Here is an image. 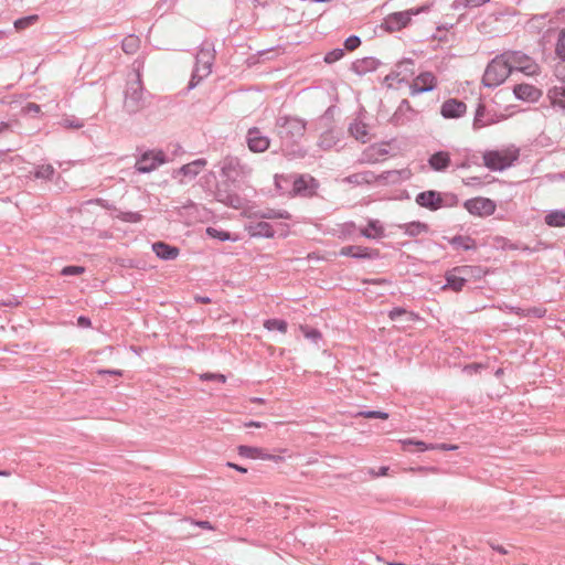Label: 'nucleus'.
Segmentation results:
<instances>
[{
    "instance_id": "obj_1",
    "label": "nucleus",
    "mask_w": 565,
    "mask_h": 565,
    "mask_svg": "<svg viewBox=\"0 0 565 565\" xmlns=\"http://www.w3.org/2000/svg\"><path fill=\"white\" fill-rule=\"evenodd\" d=\"M277 134L282 147H291L300 140L306 131V121L291 116H281L276 120Z\"/></svg>"
},
{
    "instance_id": "obj_2",
    "label": "nucleus",
    "mask_w": 565,
    "mask_h": 565,
    "mask_svg": "<svg viewBox=\"0 0 565 565\" xmlns=\"http://www.w3.org/2000/svg\"><path fill=\"white\" fill-rule=\"evenodd\" d=\"M221 175L228 185L238 189L241 183L250 175L252 168L243 163L237 157L227 156L220 162Z\"/></svg>"
},
{
    "instance_id": "obj_3",
    "label": "nucleus",
    "mask_w": 565,
    "mask_h": 565,
    "mask_svg": "<svg viewBox=\"0 0 565 565\" xmlns=\"http://www.w3.org/2000/svg\"><path fill=\"white\" fill-rule=\"evenodd\" d=\"M145 106L146 97L141 75L139 72H136L134 78L127 82L124 99V109L128 114L132 115L143 109Z\"/></svg>"
},
{
    "instance_id": "obj_4",
    "label": "nucleus",
    "mask_w": 565,
    "mask_h": 565,
    "mask_svg": "<svg viewBox=\"0 0 565 565\" xmlns=\"http://www.w3.org/2000/svg\"><path fill=\"white\" fill-rule=\"evenodd\" d=\"M511 72L503 54L497 55L487 65L482 76V84L489 88L498 87L508 78Z\"/></svg>"
},
{
    "instance_id": "obj_5",
    "label": "nucleus",
    "mask_w": 565,
    "mask_h": 565,
    "mask_svg": "<svg viewBox=\"0 0 565 565\" xmlns=\"http://www.w3.org/2000/svg\"><path fill=\"white\" fill-rule=\"evenodd\" d=\"M214 61V50L209 45L202 46L195 56V66L189 83V89L194 88L204 77L210 75Z\"/></svg>"
},
{
    "instance_id": "obj_6",
    "label": "nucleus",
    "mask_w": 565,
    "mask_h": 565,
    "mask_svg": "<svg viewBox=\"0 0 565 565\" xmlns=\"http://www.w3.org/2000/svg\"><path fill=\"white\" fill-rule=\"evenodd\" d=\"M457 196L454 194L440 193L435 190L420 192L416 195L415 202L430 211H437L443 206H452L457 204Z\"/></svg>"
},
{
    "instance_id": "obj_7",
    "label": "nucleus",
    "mask_w": 565,
    "mask_h": 565,
    "mask_svg": "<svg viewBox=\"0 0 565 565\" xmlns=\"http://www.w3.org/2000/svg\"><path fill=\"white\" fill-rule=\"evenodd\" d=\"M510 68V72H522L525 75H536L540 71L537 63L526 54L519 51H508L502 53Z\"/></svg>"
},
{
    "instance_id": "obj_8",
    "label": "nucleus",
    "mask_w": 565,
    "mask_h": 565,
    "mask_svg": "<svg viewBox=\"0 0 565 565\" xmlns=\"http://www.w3.org/2000/svg\"><path fill=\"white\" fill-rule=\"evenodd\" d=\"M430 7V4H424L422 7L413 8L406 11L393 12L384 19L385 29L390 32L399 31L409 24L412 17L428 12Z\"/></svg>"
},
{
    "instance_id": "obj_9",
    "label": "nucleus",
    "mask_w": 565,
    "mask_h": 565,
    "mask_svg": "<svg viewBox=\"0 0 565 565\" xmlns=\"http://www.w3.org/2000/svg\"><path fill=\"white\" fill-rule=\"evenodd\" d=\"M518 158L514 153L491 150L483 153L484 166L492 171H502L512 166Z\"/></svg>"
},
{
    "instance_id": "obj_10",
    "label": "nucleus",
    "mask_w": 565,
    "mask_h": 565,
    "mask_svg": "<svg viewBox=\"0 0 565 565\" xmlns=\"http://www.w3.org/2000/svg\"><path fill=\"white\" fill-rule=\"evenodd\" d=\"M166 162V154L162 151H146L135 164L139 173H149Z\"/></svg>"
},
{
    "instance_id": "obj_11",
    "label": "nucleus",
    "mask_w": 565,
    "mask_h": 565,
    "mask_svg": "<svg viewBox=\"0 0 565 565\" xmlns=\"http://www.w3.org/2000/svg\"><path fill=\"white\" fill-rule=\"evenodd\" d=\"M463 206L470 214L477 216H490L497 209L494 201L481 196L467 200Z\"/></svg>"
},
{
    "instance_id": "obj_12",
    "label": "nucleus",
    "mask_w": 565,
    "mask_h": 565,
    "mask_svg": "<svg viewBox=\"0 0 565 565\" xmlns=\"http://www.w3.org/2000/svg\"><path fill=\"white\" fill-rule=\"evenodd\" d=\"M246 143L252 152H264L269 148L270 139L258 127H252L247 130Z\"/></svg>"
},
{
    "instance_id": "obj_13",
    "label": "nucleus",
    "mask_w": 565,
    "mask_h": 565,
    "mask_svg": "<svg viewBox=\"0 0 565 565\" xmlns=\"http://www.w3.org/2000/svg\"><path fill=\"white\" fill-rule=\"evenodd\" d=\"M416 111L407 99H403L395 113L390 118V122L395 127L405 126L414 120Z\"/></svg>"
},
{
    "instance_id": "obj_14",
    "label": "nucleus",
    "mask_w": 565,
    "mask_h": 565,
    "mask_svg": "<svg viewBox=\"0 0 565 565\" xmlns=\"http://www.w3.org/2000/svg\"><path fill=\"white\" fill-rule=\"evenodd\" d=\"M318 188L317 180L308 174L298 175L292 182V192L301 196H311Z\"/></svg>"
},
{
    "instance_id": "obj_15",
    "label": "nucleus",
    "mask_w": 565,
    "mask_h": 565,
    "mask_svg": "<svg viewBox=\"0 0 565 565\" xmlns=\"http://www.w3.org/2000/svg\"><path fill=\"white\" fill-rule=\"evenodd\" d=\"M340 256L352 257L356 259H376L380 257L379 249L358 246V245H349L343 246L340 252Z\"/></svg>"
},
{
    "instance_id": "obj_16",
    "label": "nucleus",
    "mask_w": 565,
    "mask_h": 565,
    "mask_svg": "<svg viewBox=\"0 0 565 565\" xmlns=\"http://www.w3.org/2000/svg\"><path fill=\"white\" fill-rule=\"evenodd\" d=\"M437 81L433 73L424 72L420 73L409 86L412 95H418L422 93L430 92L436 88Z\"/></svg>"
},
{
    "instance_id": "obj_17",
    "label": "nucleus",
    "mask_w": 565,
    "mask_h": 565,
    "mask_svg": "<svg viewBox=\"0 0 565 565\" xmlns=\"http://www.w3.org/2000/svg\"><path fill=\"white\" fill-rule=\"evenodd\" d=\"M467 111V105L457 99L449 98L441 104L440 114L445 119H457L462 117Z\"/></svg>"
},
{
    "instance_id": "obj_18",
    "label": "nucleus",
    "mask_w": 565,
    "mask_h": 565,
    "mask_svg": "<svg viewBox=\"0 0 565 565\" xmlns=\"http://www.w3.org/2000/svg\"><path fill=\"white\" fill-rule=\"evenodd\" d=\"M468 266H461L456 267L454 270L447 273L445 288H450L454 291L462 290L463 286L467 282V278L465 277V275L468 274Z\"/></svg>"
},
{
    "instance_id": "obj_19",
    "label": "nucleus",
    "mask_w": 565,
    "mask_h": 565,
    "mask_svg": "<svg viewBox=\"0 0 565 565\" xmlns=\"http://www.w3.org/2000/svg\"><path fill=\"white\" fill-rule=\"evenodd\" d=\"M387 153L388 150L384 145H372L362 152L360 162L373 164L383 160Z\"/></svg>"
},
{
    "instance_id": "obj_20",
    "label": "nucleus",
    "mask_w": 565,
    "mask_h": 565,
    "mask_svg": "<svg viewBox=\"0 0 565 565\" xmlns=\"http://www.w3.org/2000/svg\"><path fill=\"white\" fill-rule=\"evenodd\" d=\"M451 164L450 153L448 151L439 150L428 158V166L436 172L446 171Z\"/></svg>"
},
{
    "instance_id": "obj_21",
    "label": "nucleus",
    "mask_w": 565,
    "mask_h": 565,
    "mask_svg": "<svg viewBox=\"0 0 565 565\" xmlns=\"http://www.w3.org/2000/svg\"><path fill=\"white\" fill-rule=\"evenodd\" d=\"M215 198L218 202L224 203L227 206L234 209H241L244 205V200L237 193L232 192L230 190H223L217 188L215 192Z\"/></svg>"
},
{
    "instance_id": "obj_22",
    "label": "nucleus",
    "mask_w": 565,
    "mask_h": 565,
    "mask_svg": "<svg viewBox=\"0 0 565 565\" xmlns=\"http://www.w3.org/2000/svg\"><path fill=\"white\" fill-rule=\"evenodd\" d=\"M152 250L157 257L162 260H173L180 254V249L177 246L169 245L161 241L152 244Z\"/></svg>"
},
{
    "instance_id": "obj_23",
    "label": "nucleus",
    "mask_w": 565,
    "mask_h": 565,
    "mask_svg": "<svg viewBox=\"0 0 565 565\" xmlns=\"http://www.w3.org/2000/svg\"><path fill=\"white\" fill-rule=\"evenodd\" d=\"M513 93L518 99L526 102H535L541 96L540 89L530 84L515 85Z\"/></svg>"
},
{
    "instance_id": "obj_24",
    "label": "nucleus",
    "mask_w": 565,
    "mask_h": 565,
    "mask_svg": "<svg viewBox=\"0 0 565 565\" xmlns=\"http://www.w3.org/2000/svg\"><path fill=\"white\" fill-rule=\"evenodd\" d=\"M360 233L369 239H380L385 236L384 226L379 220H369L367 226L360 228Z\"/></svg>"
},
{
    "instance_id": "obj_25",
    "label": "nucleus",
    "mask_w": 565,
    "mask_h": 565,
    "mask_svg": "<svg viewBox=\"0 0 565 565\" xmlns=\"http://www.w3.org/2000/svg\"><path fill=\"white\" fill-rule=\"evenodd\" d=\"M404 447L408 446H415L417 448V451L423 452L430 449H443V450H454L457 449V446L455 445H447V444H426L422 440H414V439H406L403 441Z\"/></svg>"
},
{
    "instance_id": "obj_26",
    "label": "nucleus",
    "mask_w": 565,
    "mask_h": 565,
    "mask_svg": "<svg viewBox=\"0 0 565 565\" xmlns=\"http://www.w3.org/2000/svg\"><path fill=\"white\" fill-rule=\"evenodd\" d=\"M379 66V61L374 57H364L356 60L352 63V71L358 75L366 74L367 72H372L376 70Z\"/></svg>"
},
{
    "instance_id": "obj_27",
    "label": "nucleus",
    "mask_w": 565,
    "mask_h": 565,
    "mask_svg": "<svg viewBox=\"0 0 565 565\" xmlns=\"http://www.w3.org/2000/svg\"><path fill=\"white\" fill-rule=\"evenodd\" d=\"M377 181L376 174L373 171H362L350 174L345 178V182L361 185V184H372Z\"/></svg>"
},
{
    "instance_id": "obj_28",
    "label": "nucleus",
    "mask_w": 565,
    "mask_h": 565,
    "mask_svg": "<svg viewBox=\"0 0 565 565\" xmlns=\"http://www.w3.org/2000/svg\"><path fill=\"white\" fill-rule=\"evenodd\" d=\"M547 97L554 108L565 110V85L554 86L548 89Z\"/></svg>"
},
{
    "instance_id": "obj_29",
    "label": "nucleus",
    "mask_w": 565,
    "mask_h": 565,
    "mask_svg": "<svg viewBox=\"0 0 565 565\" xmlns=\"http://www.w3.org/2000/svg\"><path fill=\"white\" fill-rule=\"evenodd\" d=\"M409 172L407 170H388L384 171L381 174H376L377 181L380 183H397L402 179H407Z\"/></svg>"
},
{
    "instance_id": "obj_30",
    "label": "nucleus",
    "mask_w": 565,
    "mask_h": 565,
    "mask_svg": "<svg viewBox=\"0 0 565 565\" xmlns=\"http://www.w3.org/2000/svg\"><path fill=\"white\" fill-rule=\"evenodd\" d=\"M414 74V62L411 58H405L396 64L395 71L392 75L398 78L399 82L405 81L408 76Z\"/></svg>"
},
{
    "instance_id": "obj_31",
    "label": "nucleus",
    "mask_w": 565,
    "mask_h": 565,
    "mask_svg": "<svg viewBox=\"0 0 565 565\" xmlns=\"http://www.w3.org/2000/svg\"><path fill=\"white\" fill-rule=\"evenodd\" d=\"M238 455L249 459H271L262 448L241 445L237 448Z\"/></svg>"
},
{
    "instance_id": "obj_32",
    "label": "nucleus",
    "mask_w": 565,
    "mask_h": 565,
    "mask_svg": "<svg viewBox=\"0 0 565 565\" xmlns=\"http://www.w3.org/2000/svg\"><path fill=\"white\" fill-rule=\"evenodd\" d=\"M492 122L487 114V108L483 103H479L476 108L472 127L475 130L483 128Z\"/></svg>"
},
{
    "instance_id": "obj_33",
    "label": "nucleus",
    "mask_w": 565,
    "mask_h": 565,
    "mask_svg": "<svg viewBox=\"0 0 565 565\" xmlns=\"http://www.w3.org/2000/svg\"><path fill=\"white\" fill-rule=\"evenodd\" d=\"M205 164H206L205 159H196L190 163L183 164L180 168L179 173L192 179L200 173V171L205 167Z\"/></svg>"
},
{
    "instance_id": "obj_34",
    "label": "nucleus",
    "mask_w": 565,
    "mask_h": 565,
    "mask_svg": "<svg viewBox=\"0 0 565 565\" xmlns=\"http://www.w3.org/2000/svg\"><path fill=\"white\" fill-rule=\"evenodd\" d=\"M399 228L404 231V233L409 237H416L422 233H427L429 227L426 223L422 222H409L406 224L398 225Z\"/></svg>"
},
{
    "instance_id": "obj_35",
    "label": "nucleus",
    "mask_w": 565,
    "mask_h": 565,
    "mask_svg": "<svg viewBox=\"0 0 565 565\" xmlns=\"http://www.w3.org/2000/svg\"><path fill=\"white\" fill-rule=\"evenodd\" d=\"M252 236H259V237H273L275 234V231L273 230V226L265 222L259 221L252 225L249 227Z\"/></svg>"
},
{
    "instance_id": "obj_36",
    "label": "nucleus",
    "mask_w": 565,
    "mask_h": 565,
    "mask_svg": "<svg viewBox=\"0 0 565 565\" xmlns=\"http://www.w3.org/2000/svg\"><path fill=\"white\" fill-rule=\"evenodd\" d=\"M450 244L455 248H462L465 250H472L477 248L475 239L470 236L457 235L450 239Z\"/></svg>"
},
{
    "instance_id": "obj_37",
    "label": "nucleus",
    "mask_w": 565,
    "mask_h": 565,
    "mask_svg": "<svg viewBox=\"0 0 565 565\" xmlns=\"http://www.w3.org/2000/svg\"><path fill=\"white\" fill-rule=\"evenodd\" d=\"M545 223L553 227L565 226V211L555 210L545 215Z\"/></svg>"
},
{
    "instance_id": "obj_38",
    "label": "nucleus",
    "mask_w": 565,
    "mask_h": 565,
    "mask_svg": "<svg viewBox=\"0 0 565 565\" xmlns=\"http://www.w3.org/2000/svg\"><path fill=\"white\" fill-rule=\"evenodd\" d=\"M349 131L356 140L366 142L369 132L365 124L361 121H354L350 125Z\"/></svg>"
},
{
    "instance_id": "obj_39",
    "label": "nucleus",
    "mask_w": 565,
    "mask_h": 565,
    "mask_svg": "<svg viewBox=\"0 0 565 565\" xmlns=\"http://www.w3.org/2000/svg\"><path fill=\"white\" fill-rule=\"evenodd\" d=\"M139 38L134 34H130L122 40L121 47L125 53L134 54L139 49Z\"/></svg>"
},
{
    "instance_id": "obj_40",
    "label": "nucleus",
    "mask_w": 565,
    "mask_h": 565,
    "mask_svg": "<svg viewBox=\"0 0 565 565\" xmlns=\"http://www.w3.org/2000/svg\"><path fill=\"white\" fill-rule=\"evenodd\" d=\"M38 20V14H31L15 20L13 25L17 31H22L35 24Z\"/></svg>"
},
{
    "instance_id": "obj_41",
    "label": "nucleus",
    "mask_w": 565,
    "mask_h": 565,
    "mask_svg": "<svg viewBox=\"0 0 565 565\" xmlns=\"http://www.w3.org/2000/svg\"><path fill=\"white\" fill-rule=\"evenodd\" d=\"M264 327L268 330V331H279L281 333H285L287 332V322L282 319H267L265 322H264Z\"/></svg>"
},
{
    "instance_id": "obj_42",
    "label": "nucleus",
    "mask_w": 565,
    "mask_h": 565,
    "mask_svg": "<svg viewBox=\"0 0 565 565\" xmlns=\"http://www.w3.org/2000/svg\"><path fill=\"white\" fill-rule=\"evenodd\" d=\"M489 1L490 0H455L451 7L455 10H460L465 8H477Z\"/></svg>"
},
{
    "instance_id": "obj_43",
    "label": "nucleus",
    "mask_w": 565,
    "mask_h": 565,
    "mask_svg": "<svg viewBox=\"0 0 565 565\" xmlns=\"http://www.w3.org/2000/svg\"><path fill=\"white\" fill-rule=\"evenodd\" d=\"M60 125L67 129H79L84 127V121L76 118L75 116H66L62 118Z\"/></svg>"
},
{
    "instance_id": "obj_44",
    "label": "nucleus",
    "mask_w": 565,
    "mask_h": 565,
    "mask_svg": "<svg viewBox=\"0 0 565 565\" xmlns=\"http://www.w3.org/2000/svg\"><path fill=\"white\" fill-rule=\"evenodd\" d=\"M402 316H406L407 317V320L408 321H414L415 320V315L413 312H408L406 309L402 308V307H396V308H393L390 312H388V317L391 320L393 321H396L399 317Z\"/></svg>"
},
{
    "instance_id": "obj_45",
    "label": "nucleus",
    "mask_w": 565,
    "mask_h": 565,
    "mask_svg": "<svg viewBox=\"0 0 565 565\" xmlns=\"http://www.w3.org/2000/svg\"><path fill=\"white\" fill-rule=\"evenodd\" d=\"M35 177L38 179H51L54 174V168L51 164L39 166L35 170Z\"/></svg>"
},
{
    "instance_id": "obj_46",
    "label": "nucleus",
    "mask_w": 565,
    "mask_h": 565,
    "mask_svg": "<svg viewBox=\"0 0 565 565\" xmlns=\"http://www.w3.org/2000/svg\"><path fill=\"white\" fill-rule=\"evenodd\" d=\"M555 52L562 62L565 63V29L558 34Z\"/></svg>"
},
{
    "instance_id": "obj_47",
    "label": "nucleus",
    "mask_w": 565,
    "mask_h": 565,
    "mask_svg": "<svg viewBox=\"0 0 565 565\" xmlns=\"http://www.w3.org/2000/svg\"><path fill=\"white\" fill-rule=\"evenodd\" d=\"M206 234L212 237V238H216L221 242H225V241H228L231 239V234L226 231H222V230H217V228H214V227H207L206 228Z\"/></svg>"
},
{
    "instance_id": "obj_48",
    "label": "nucleus",
    "mask_w": 565,
    "mask_h": 565,
    "mask_svg": "<svg viewBox=\"0 0 565 565\" xmlns=\"http://www.w3.org/2000/svg\"><path fill=\"white\" fill-rule=\"evenodd\" d=\"M356 416H361L364 418L387 419L390 415H388V413L382 412V411H364V412H359L356 414Z\"/></svg>"
},
{
    "instance_id": "obj_49",
    "label": "nucleus",
    "mask_w": 565,
    "mask_h": 565,
    "mask_svg": "<svg viewBox=\"0 0 565 565\" xmlns=\"http://www.w3.org/2000/svg\"><path fill=\"white\" fill-rule=\"evenodd\" d=\"M343 56H344V51L342 49H334L324 55V62L328 64H332V63L341 60Z\"/></svg>"
},
{
    "instance_id": "obj_50",
    "label": "nucleus",
    "mask_w": 565,
    "mask_h": 565,
    "mask_svg": "<svg viewBox=\"0 0 565 565\" xmlns=\"http://www.w3.org/2000/svg\"><path fill=\"white\" fill-rule=\"evenodd\" d=\"M263 218H289L290 215L287 211L268 210L262 213Z\"/></svg>"
},
{
    "instance_id": "obj_51",
    "label": "nucleus",
    "mask_w": 565,
    "mask_h": 565,
    "mask_svg": "<svg viewBox=\"0 0 565 565\" xmlns=\"http://www.w3.org/2000/svg\"><path fill=\"white\" fill-rule=\"evenodd\" d=\"M361 45V39L358 35H350L344 41V47L348 51H354Z\"/></svg>"
},
{
    "instance_id": "obj_52",
    "label": "nucleus",
    "mask_w": 565,
    "mask_h": 565,
    "mask_svg": "<svg viewBox=\"0 0 565 565\" xmlns=\"http://www.w3.org/2000/svg\"><path fill=\"white\" fill-rule=\"evenodd\" d=\"M85 271V268L83 266H65L61 274L63 276H76L81 275Z\"/></svg>"
},
{
    "instance_id": "obj_53",
    "label": "nucleus",
    "mask_w": 565,
    "mask_h": 565,
    "mask_svg": "<svg viewBox=\"0 0 565 565\" xmlns=\"http://www.w3.org/2000/svg\"><path fill=\"white\" fill-rule=\"evenodd\" d=\"M22 111L23 114L25 115H29V116H32V117H35L40 114L41 111V106L35 104V103H28L23 108H22Z\"/></svg>"
},
{
    "instance_id": "obj_54",
    "label": "nucleus",
    "mask_w": 565,
    "mask_h": 565,
    "mask_svg": "<svg viewBox=\"0 0 565 565\" xmlns=\"http://www.w3.org/2000/svg\"><path fill=\"white\" fill-rule=\"evenodd\" d=\"M301 330L305 334L306 338L312 340V341H318L320 338H321V333L320 331H318L317 329H313V328H308V327H301Z\"/></svg>"
},
{
    "instance_id": "obj_55",
    "label": "nucleus",
    "mask_w": 565,
    "mask_h": 565,
    "mask_svg": "<svg viewBox=\"0 0 565 565\" xmlns=\"http://www.w3.org/2000/svg\"><path fill=\"white\" fill-rule=\"evenodd\" d=\"M201 379L203 381H217L220 383H225V381H226L225 375H223L221 373H203L201 375Z\"/></svg>"
},
{
    "instance_id": "obj_56",
    "label": "nucleus",
    "mask_w": 565,
    "mask_h": 565,
    "mask_svg": "<svg viewBox=\"0 0 565 565\" xmlns=\"http://www.w3.org/2000/svg\"><path fill=\"white\" fill-rule=\"evenodd\" d=\"M355 231V224L353 222H347L341 226V236L349 237L351 236Z\"/></svg>"
},
{
    "instance_id": "obj_57",
    "label": "nucleus",
    "mask_w": 565,
    "mask_h": 565,
    "mask_svg": "<svg viewBox=\"0 0 565 565\" xmlns=\"http://www.w3.org/2000/svg\"><path fill=\"white\" fill-rule=\"evenodd\" d=\"M77 323H78V326H79V327H82V328H88V327H90V324H92V323H90V319H89V318H87V317H84V316L78 317V319H77Z\"/></svg>"
},
{
    "instance_id": "obj_58",
    "label": "nucleus",
    "mask_w": 565,
    "mask_h": 565,
    "mask_svg": "<svg viewBox=\"0 0 565 565\" xmlns=\"http://www.w3.org/2000/svg\"><path fill=\"white\" fill-rule=\"evenodd\" d=\"M530 312H532L537 318H542L544 317L546 310L543 308H533L530 310Z\"/></svg>"
},
{
    "instance_id": "obj_59",
    "label": "nucleus",
    "mask_w": 565,
    "mask_h": 565,
    "mask_svg": "<svg viewBox=\"0 0 565 565\" xmlns=\"http://www.w3.org/2000/svg\"><path fill=\"white\" fill-rule=\"evenodd\" d=\"M98 373L99 374L117 375V376H121V374H122V372L120 370H100Z\"/></svg>"
},
{
    "instance_id": "obj_60",
    "label": "nucleus",
    "mask_w": 565,
    "mask_h": 565,
    "mask_svg": "<svg viewBox=\"0 0 565 565\" xmlns=\"http://www.w3.org/2000/svg\"><path fill=\"white\" fill-rule=\"evenodd\" d=\"M463 183H465L466 185H472V184H475V183L480 184V183H481V180H480V178H479V177H472V178H469V179H467V180H463Z\"/></svg>"
},
{
    "instance_id": "obj_61",
    "label": "nucleus",
    "mask_w": 565,
    "mask_h": 565,
    "mask_svg": "<svg viewBox=\"0 0 565 565\" xmlns=\"http://www.w3.org/2000/svg\"><path fill=\"white\" fill-rule=\"evenodd\" d=\"M195 525H198L202 529H207V530L213 529L212 524L209 521H198V522H195Z\"/></svg>"
},
{
    "instance_id": "obj_62",
    "label": "nucleus",
    "mask_w": 565,
    "mask_h": 565,
    "mask_svg": "<svg viewBox=\"0 0 565 565\" xmlns=\"http://www.w3.org/2000/svg\"><path fill=\"white\" fill-rule=\"evenodd\" d=\"M227 466L242 472V473H246L247 472V469L245 467H242V466H238L236 463H233V462H227Z\"/></svg>"
},
{
    "instance_id": "obj_63",
    "label": "nucleus",
    "mask_w": 565,
    "mask_h": 565,
    "mask_svg": "<svg viewBox=\"0 0 565 565\" xmlns=\"http://www.w3.org/2000/svg\"><path fill=\"white\" fill-rule=\"evenodd\" d=\"M247 427H256V428H262L265 426L264 423L262 422H254V420H250L248 423L245 424Z\"/></svg>"
},
{
    "instance_id": "obj_64",
    "label": "nucleus",
    "mask_w": 565,
    "mask_h": 565,
    "mask_svg": "<svg viewBox=\"0 0 565 565\" xmlns=\"http://www.w3.org/2000/svg\"><path fill=\"white\" fill-rule=\"evenodd\" d=\"M140 218H141L140 214L129 213V216L126 220L130 221V222H138V221H140Z\"/></svg>"
}]
</instances>
